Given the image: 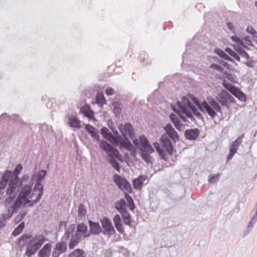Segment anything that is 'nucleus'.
Segmentation results:
<instances>
[{
  "instance_id": "obj_1",
  "label": "nucleus",
  "mask_w": 257,
  "mask_h": 257,
  "mask_svg": "<svg viewBox=\"0 0 257 257\" xmlns=\"http://www.w3.org/2000/svg\"><path fill=\"white\" fill-rule=\"evenodd\" d=\"M100 130V133L102 136L110 142L115 144L119 149H125L128 150L134 148L130 140L126 137L123 136L122 139L119 134L117 130Z\"/></svg>"
},
{
  "instance_id": "obj_2",
  "label": "nucleus",
  "mask_w": 257,
  "mask_h": 257,
  "mask_svg": "<svg viewBox=\"0 0 257 257\" xmlns=\"http://www.w3.org/2000/svg\"><path fill=\"white\" fill-rule=\"evenodd\" d=\"M193 105V104L191 102L189 96H184L182 97L181 101H179L177 102L178 111H177L175 109L174 110L184 121H186V117L189 118L191 120H193L194 117L192 112L189 111V109Z\"/></svg>"
},
{
  "instance_id": "obj_3",
  "label": "nucleus",
  "mask_w": 257,
  "mask_h": 257,
  "mask_svg": "<svg viewBox=\"0 0 257 257\" xmlns=\"http://www.w3.org/2000/svg\"><path fill=\"white\" fill-rule=\"evenodd\" d=\"M48 239L43 234H37L32 237L27 244L25 255L31 257L41 247L43 244Z\"/></svg>"
},
{
  "instance_id": "obj_4",
  "label": "nucleus",
  "mask_w": 257,
  "mask_h": 257,
  "mask_svg": "<svg viewBox=\"0 0 257 257\" xmlns=\"http://www.w3.org/2000/svg\"><path fill=\"white\" fill-rule=\"evenodd\" d=\"M141 142L142 146L139 148V154L142 159L148 164H153L154 160L151 154L154 152L155 150L150 144L148 139L144 136H141Z\"/></svg>"
},
{
  "instance_id": "obj_5",
  "label": "nucleus",
  "mask_w": 257,
  "mask_h": 257,
  "mask_svg": "<svg viewBox=\"0 0 257 257\" xmlns=\"http://www.w3.org/2000/svg\"><path fill=\"white\" fill-rule=\"evenodd\" d=\"M101 224V233L105 236H110L116 233L114 227L109 218L103 216L100 219Z\"/></svg>"
},
{
  "instance_id": "obj_6",
  "label": "nucleus",
  "mask_w": 257,
  "mask_h": 257,
  "mask_svg": "<svg viewBox=\"0 0 257 257\" xmlns=\"http://www.w3.org/2000/svg\"><path fill=\"white\" fill-rule=\"evenodd\" d=\"M113 181L121 191L125 190L130 194L133 193L131 185L125 177L115 174L113 176Z\"/></svg>"
},
{
  "instance_id": "obj_7",
  "label": "nucleus",
  "mask_w": 257,
  "mask_h": 257,
  "mask_svg": "<svg viewBox=\"0 0 257 257\" xmlns=\"http://www.w3.org/2000/svg\"><path fill=\"white\" fill-rule=\"evenodd\" d=\"M217 100L222 106L226 107L227 109H229L228 103H234L235 101L234 97L225 90L221 91Z\"/></svg>"
},
{
  "instance_id": "obj_8",
  "label": "nucleus",
  "mask_w": 257,
  "mask_h": 257,
  "mask_svg": "<svg viewBox=\"0 0 257 257\" xmlns=\"http://www.w3.org/2000/svg\"><path fill=\"white\" fill-rule=\"evenodd\" d=\"M244 135L238 137L235 141L232 142L229 148V153L227 156L226 162H228L232 159L235 154L237 152L239 146L242 143Z\"/></svg>"
},
{
  "instance_id": "obj_9",
  "label": "nucleus",
  "mask_w": 257,
  "mask_h": 257,
  "mask_svg": "<svg viewBox=\"0 0 257 257\" xmlns=\"http://www.w3.org/2000/svg\"><path fill=\"white\" fill-rule=\"evenodd\" d=\"M160 143L162 147L165 149V151L171 156L173 155L174 152V147L171 140L163 134L160 138Z\"/></svg>"
},
{
  "instance_id": "obj_10",
  "label": "nucleus",
  "mask_w": 257,
  "mask_h": 257,
  "mask_svg": "<svg viewBox=\"0 0 257 257\" xmlns=\"http://www.w3.org/2000/svg\"><path fill=\"white\" fill-rule=\"evenodd\" d=\"M88 233V226L84 222H81L77 224L75 235L81 238L82 237L85 238L90 237Z\"/></svg>"
},
{
  "instance_id": "obj_11",
  "label": "nucleus",
  "mask_w": 257,
  "mask_h": 257,
  "mask_svg": "<svg viewBox=\"0 0 257 257\" xmlns=\"http://www.w3.org/2000/svg\"><path fill=\"white\" fill-rule=\"evenodd\" d=\"M89 224V233L88 235H96L101 233V226L98 221H93L91 220H88Z\"/></svg>"
},
{
  "instance_id": "obj_12",
  "label": "nucleus",
  "mask_w": 257,
  "mask_h": 257,
  "mask_svg": "<svg viewBox=\"0 0 257 257\" xmlns=\"http://www.w3.org/2000/svg\"><path fill=\"white\" fill-rule=\"evenodd\" d=\"M32 237L31 233H24L16 242V245L20 249H22L26 244L28 243V240Z\"/></svg>"
},
{
  "instance_id": "obj_13",
  "label": "nucleus",
  "mask_w": 257,
  "mask_h": 257,
  "mask_svg": "<svg viewBox=\"0 0 257 257\" xmlns=\"http://www.w3.org/2000/svg\"><path fill=\"white\" fill-rule=\"evenodd\" d=\"M113 222L114 225V227L116 230L120 234H123L124 232V228L122 224L123 220L121 216L118 214H115L113 217Z\"/></svg>"
},
{
  "instance_id": "obj_14",
  "label": "nucleus",
  "mask_w": 257,
  "mask_h": 257,
  "mask_svg": "<svg viewBox=\"0 0 257 257\" xmlns=\"http://www.w3.org/2000/svg\"><path fill=\"white\" fill-rule=\"evenodd\" d=\"M52 250V244L50 243H47L39 249L38 253L39 257H50Z\"/></svg>"
},
{
  "instance_id": "obj_15",
  "label": "nucleus",
  "mask_w": 257,
  "mask_h": 257,
  "mask_svg": "<svg viewBox=\"0 0 257 257\" xmlns=\"http://www.w3.org/2000/svg\"><path fill=\"white\" fill-rule=\"evenodd\" d=\"M200 110L203 112H206L207 114L211 117H214L216 113L210 105L206 101L204 100L202 103V107H200Z\"/></svg>"
},
{
  "instance_id": "obj_16",
  "label": "nucleus",
  "mask_w": 257,
  "mask_h": 257,
  "mask_svg": "<svg viewBox=\"0 0 257 257\" xmlns=\"http://www.w3.org/2000/svg\"><path fill=\"white\" fill-rule=\"evenodd\" d=\"M147 177L145 175H140L137 178L133 180V185L135 189L140 190L143 186L144 181L147 179Z\"/></svg>"
},
{
  "instance_id": "obj_17",
  "label": "nucleus",
  "mask_w": 257,
  "mask_h": 257,
  "mask_svg": "<svg viewBox=\"0 0 257 257\" xmlns=\"http://www.w3.org/2000/svg\"><path fill=\"white\" fill-rule=\"evenodd\" d=\"M199 134V130H185L184 135L186 139L194 141L198 138Z\"/></svg>"
},
{
  "instance_id": "obj_18",
  "label": "nucleus",
  "mask_w": 257,
  "mask_h": 257,
  "mask_svg": "<svg viewBox=\"0 0 257 257\" xmlns=\"http://www.w3.org/2000/svg\"><path fill=\"white\" fill-rule=\"evenodd\" d=\"M114 208L120 213L127 211L126 202L124 198H121L114 203Z\"/></svg>"
},
{
  "instance_id": "obj_19",
  "label": "nucleus",
  "mask_w": 257,
  "mask_h": 257,
  "mask_svg": "<svg viewBox=\"0 0 257 257\" xmlns=\"http://www.w3.org/2000/svg\"><path fill=\"white\" fill-rule=\"evenodd\" d=\"M99 146L100 149L107 154V158H108L109 155L112 156L110 154V152L112 149L114 148V146H111L108 142L104 140H101L99 142Z\"/></svg>"
},
{
  "instance_id": "obj_20",
  "label": "nucleus",
  "mask_w": 257,
  "mask_h": 257,
  "mask_svg": "<svg viewBox=\"0 0 257 257\" xmlns=\"http://www.w3.org/2000/svg\"><path fill=\"white\" fill-rule=\"evenodd\" d=\"M62 238L61 241L57 242L55 245L53 249L60 253L62 254L65 252L67 249V243L66 240H63Z\"/></svg>"
},
{
  "instance_id": "obj_21",
  "label": "nucleus",
  "mask_w": 257,
  "mask_h": 257,
  "mask_svg": "<svg viewBox=\"0 0 257 257\" xmlns=\"http://www.w3.org/2000/svg\"><path fill=\"white\" fill-rule=\"evenodd\" d=\"M120 214L123 220V223L126 225L129 226L130 227H133V225H132L133 219L128 211H124V212Z\"/></svg>"
},
{
  "instance_id": "obj_22",
  "label": "nucleus",
  "mask_w": 257,
  "mask_h": 257,
  "mask_svg": "<svg viewBox=\"0 0 257 257\" xmlns=\"http://www.w3.org/2000/svg\"><path fill=\"white\" fill-rule=\"evenodd\" d=\"M166 131L165 135L174 143L179 140V136L175 130H164Z\"/></svg>"
},
{
  "instance_id": "obj_23",
  "label": "nucleus",
  "mask_w": 257,
  "mask_h": 257,
  "mask_svg": "<svg viewBox=\"0 0 257 257\" xmlns=\"http://www.w3.org/2000/svg\"><path fill=\"white\" fill-rule=\"evenodd\" d=\"M108 163L118 172H119L121 168L120 164L112 156H108L106 159Z\"/></svg>"
},
{
  "instance_id": "obj_24",
  "label": "nucleus",
  "mask_w": 257,
  "mask_h": 257,
  "mask_svg": "<svg viewBox=\"0 0 257 257\" xmlns=\"http://www.w3.org/2000/svg\"><path fill=\"white\" fill-rule=\"evenodd\" d=\"M68 123L71 127L79 128L81 127L80 121L76 116L74 115L69 117Z\"/></svg>"
},
{
  "instance_id": "obj_25",
  "label": "nucleus",
  "mask_w": 257,
  "mask_h": 257,
  "mask_svg": "<svg viewBox=\"0 0 257 257\" xmlns=\"http://www.w3.org/2000/svg\"><path fill=\"white\" fill-rule=\"evenodd\" d=\"M231 94L242 102H245L246 100V95L237 87L232 92Z\"/></svg>"
},
{
  "instance_id": "obj_26",
  "label": "nucleus",
  "mask_w": 257,
  "mask_h": 257,
  "mask_svg": "<svg viewBox=\"0 0 257 257\" xmlns=\"http://www.w3.org/2000/svg\"><path fill=\"white\" fill-rule=\"evenodd\" d=\"M18 189L19 191L20 189H19V186L15 182L10 181L8 184V187L7 188L6 194L7 195H11L15 194V192L16 189Z\"/></svg>"
},
{
  "instance_id": "obj_27",
  "label": "nucleus",
  "mask_w": 257,
  "mask_h": 257,
  "mask_svg": "<svg viewBox=\"0 0 257 257\" xmlns=\"http://www.w3.org/2000/svg\"><path fill=\"white\" fill-rule=\"evenodd\" d=\"M81 240V238L77 236V235L72 234L71 238L68 244L69 248L70 249H73L74 247L78 244V243Z\"/></svg>"
},
{
  "instance_id": "obj_28",
  "label": "nucleus",
  "mask_w": 257,
  "mask_h": 257,
  "mask_svg": "<svg viewBox=\"0 0 257 257\" xmlns=\"http://www.w3.org/2000/svg\"><path fill=\"white\" fill-rule=\"evenodd\" d=\"M19 191L20 193L25 195V196H30L32 194V186L29 185L28 184L24 185L23 184V187H21Z\"/></svg>"
},
{
  "instance_id": "obj_29",
  "label": "nucleus",
  "mask_w": 257,
  "mask_h": 257,
  "mask_svg": "<svg viewBox=\"0 0 257 257\" xmlns=\"http://www.w3.org/2000/svg\"><path fill=\"white\" fill-rule=\"evenodd\" d=\"M4 117H6L8 121L14 120L17 122H21L22 120L20 116L16 114H13L12 115H10L6 113H4L1 114V119H2Z\"/></svg>"
},
{
  "instance_id": "obj_30",
  "label": "nucleus",
  "mask_w": 257,
  "mask_h": 257,
  "mask_svg": "<svg viewBox=\"0 0 257 257\" xmlns=\"http://www.w3.org/2000/svg\"><path fill=\"white\" fill-rule=\"evenodd\" d=\"M13 177V172L12 171L9 170H6L3 174L1 179V180L8 183L10 182L12 178Z\"/></svg>"
},
{
  "instance_id": "obj_31",
  "label": "nucleus",
  "mask_w": 257,
  "mask_h": 257,
  "mask_svg": "<svg viewBox=\"0 0 257 257\" xmlns=\"http://www.w3.org/2000/svg\"><path fill=\"white\" fill-rule=\"evenodd\" d=\"M25 227V223L24 221L21 222L13 231L12 235L14 236H18L23 231Z\"/></svg>"
},
{
  "instance_id": "obj_32",
  "label": "nucleus",
  "mask_w": 257,
  "mask_h": 257,
  "mask_svg": "<svg viewBox=\"0 0 257 257\" xmlns=\"http://www.w3.org/2000/svg\"><path fill=\"white\" fill-rule=\"evenodd\" d=\"M95 101L99 106H102L106 103V100L102 92H99L97 93L95 98Z\"/></svg>"
},
{
  "instance_id": "obj_33",
  "label": "nucleus",
  "mask_w": 257,
  "mask_h": 257,
  "mask_svg": "<svg viewBox=\"0 0 257 257\" xmlns=\"http://www.w3.org/2000/svg\"><path fill=\"white\" fill-rule=\"evenodd\" d=\"M75 229V225L74 224H71L68 229H65V232L64 233V236L62 237L64 238L65 240H67L69 239L71 234L74 233Z\"/></svg>"
},
{
  "instance_id": "obj_34",
  "label": "nucleus",
  "mask_w": 257,
  "mask_h": 257,
  "mask_svg": "<svg viewBox=\"0 0 257 257\" xmlns=\"http://www.w3.org/2000/svg\"><path fill=\"white\" fill-rule=\"evenodd\" d=\"M69 257H85V252L82 249L77 248L69 254Z\"/></svg>"
},
{
  "instance_id": "obj_35",
  "label": "nucleus",
  "mask_w": 257,
  "mask_h": 257,
  "mask_svg": "<svg viewBox=\"0 0 257 257\" xmlns=\"http://www.w3.org/2000/svg\"><path fill=\"white\" fill-rule=\"evenodd\" d=\"M47 174V171L46 170H40L38 173H37L36 181L42 182L45 179L46 175Z\"/></svg>"
},
{
  "instance_id": "obj_36",
  "label": "nucleus",
  "mask_w": 257,
  "mask_h": 257,
  "mask_svg": "<svg viewBox=\"0 0 257 257\" xmlns=\"http://www.w3.org/2000/svg\"><path fill=\"white\" fill-rule=\"evenodd\" d=\"M169 117L171 120L172 123L174 124L176 128H180V120L179 118L176 115V114L174 113H171Z\"/></svg>"
},
{
  "instance_id": "obj_37",
  "label": "nucleus",
  "mask_w": 257,
  "mask_h": 257,
  "mask_svg": "<svg viewBox=\"0 0 257 257\" xmlns=\"http://www.w3.org/2000/svg\"><path fill=\"white\" fill-rule=\"evenodd\" d=\"M209 104L213 108V109L218 112H221V107L219 103L214 99H211L208 101Z\"/></svg>"
},
{
  "instance_id": "obj_38",
  "label": "nucleus",
  "mask_w": 257,
  "mask_h": 257,
  "mask_svg": "<svg viewBox=\"0 0 257 257\" xmlns=\"http://www.w3.org/2000/svg\"><path fill=\"white\" fill-rule=\"evenodd\" d=\"M23 205L24 204H21L17 201L15 200L13 203L11 205L10 208L12 214L17 213L22 206L23 207Z\"/></svg>"
},
{
  "instance_id": "obj_39",
  "label": "nucleus",
  "mask_w": 257,
  "mask_h": 257,
  "mask_svg": "<svg viewBox=\"0 0 257 257\" xmlns=\"http://www.w3.org/2000/svg\"><path fill=\"white\" fill-rule=\"evenodd\" d=\"M86 213V207L83 203H80L78 208V216L82 218L85 216Z\"/></svg>"
},
{
  "instance_id": "obj_40",
  "label": "nucleus",
  "mask_w": 257,
  "mask_h": 257,
  "mask_svg": "<svg viewBox=\"0 0 257 257\" xmlns=\"http://www.w3.org/2000/svg\"><path fill=\"white\" fill-rule=\"evenodd\" d=\"M27 214V212L26 211H21L19 214L14 218V222L15 224H17L21 223L22 220L25 218Z\"/></svg>"
},
{
  "instance_id": "obj_41",
  "label": "nucleus",
  "mask_w": 257,
  "mask_h": 257,
  "mask_svg": "<svg viewBox=\"0 0 257 257\" xmlns=\"http://www.w3.org/2000/svg\"><path fill=\"white\" fill-rule=\"evenodd\" d=\"M34 195V193H32L30 196H25V195L19 192V194L15 200L17 201L21 204H24L23 202L25 201H27L28 198H32Z\"/></svg>"
},
{
  "instance_id": "obj_42",
  "label": "nucleus",
  "mask_w": 257,
  "mask_h": 257,
  "mask_svg": "<svg viewBox=\"0 0 257 257\" xmlns=\"http://www.w3.org/2000/svg\"><path fill=\"white\" fill-rule=\"evenodd\" d=\"M110 154L112 155V156H114L115 158H116L119 162H123V160L122 159V157L120 154L118 150L114 147L113 149L111 150L110 152Z\"/></svg>"
},
{
  "instance_id": "obj_43",
  "label": "nucleus",
  "mask_w": 257,
  "mask_h": 257,
  "mask_svg": "<svg viewBox=\"0 0 257 257\" xmlns=\"http://www.w3.org/2000/svg\"><path fill=\"white\" fill-rule=\"evenodd\" d=\"M225 51L231 57H233L237 61H240V58L238 54L229 47L225 49Z\"/></svg>"
},
{
  "instance_id": "obj_44",
  "label": "nucleus",
  "mask_w": 257,
  "mask_h": 257,
  "mask_svg": "<svg viewBox=\"0 0 257 257\" xmlns=\"http://www.w3.org/2000/svg\"><path fill=\"white\" fill-rule=\"evenodd\" d=\"M90 136L96 141L100 139L99 135V130H85Z\"/></svg>"
},
{
  "instance_id": "obj_45",
  "label": "nucleus",
  "mask_w": 257,
  "mask_h": 257,
  "mask_svg": "<svg viewBox=\"0 0 257 257\" xmlns=\"http://www.w3.org/2000/svg\"><path fill=\"white\" fill-rule=\"evenodd\" d=\"M231 39L233 42L242 46L244 48L246 49V50H249V48L244 44L242 40H241L238 36L236 35H233L231 37Z\"/></svg>"
},
{
  "instance_id": "obj_46",
  "label": "nucleus",
  "mask_w": 257,
  "mask_h": 257,
  "mask_svg": "<svg viewBox=\"0 0 257 257\" xmlns=\"http://www.w3.org/2000/svg\"><path fill=\"white\" fill-rule=\"evenodd\" d=\"M32 191L34 192H44V185L42 183L36 181L33 188H32Z\"/></svg>"
},
{
  "instance_id": "obj_47",
  "label": "nucleus",
  "mask_w": 257,
  "mask_h": 257,
  "mask_svg": "<svg viewBox=\"0 0 257 257\" xmlns=\"http://www.w3.org/2000/svg\"><path fill=\"white\" fill-rule=\"evenodd\" d=\"M83 113L85 116L88 117L90 121H95V118L94 116V112L89 108L83 111Z\"/></svg>"
},
{
  "instance_id": "obj_48",
  "label": "nucleus",
  "mask_w": 257,
  "mask_h": 257,
  "mask_svg": "<svg viewBox=\"0 0 257 257\" xmlns=\"http://www.w3.org/2000/svg\"><path fill=\"white\" fill-rule=\"evenodd\" d=\"M113 107V112L116 116H119L121 112V109L120 107L119 103L118 102H114L112 104Z\"/></svg>"
},
{
  "instance_id": "obj_49",
  "label": "nucleus",
  "mask_w": 257,
  "mask_h": 257,
  "mask_svg": "<svg viewBox=\"0 0 257 257\" xmlns=\"http://www.w3.org/2000/svg\"><path fill=\"white\" fill-rule=\"evenodd\" d=\"M119 131L121 133L123 136H124V133H125L126 135L129 136L131 139L133 140L135 136L134 130H119Z\"/></svg>"
},
{
  "instance_id": "obj_50",
  "label": "nucleus",
  "mask_w": 257,
  "mask_h": 257,
  "mask_svg": "<svg viewBox=\"0 0 257 257\" xmlns=\"http://www.w3.org/2000/svg\"><path fill=\"white\" fill-rule=\"evenodd\" d=\"M19 175H14L13 177L11 179V181L15 182L19 186V189H20L21 187H23V184L21 182V179L19 177Z\"/></svg>"
},
{
  "instance_id": "obj_51",
  "label": "nucleus",
  "mask_w": 257,
  "mask_h": 257,
  "mask_svg": "<svg viewBox=\"0 0 257 257\" xmlns=\"http://www.w3.org/2000/svg\"><path fill=\"white\" fill-rule=\"evenodd\" d=\"M17 193H15L14 195H8L9 196L4 201L5 205H9L12 202L15 201V199L16 197Z\"/></svg>"
},
{
  "instance_id": "obj_52",
  "label": "nucleus",
  "mask_w": 257,
  "mask_h": 257,
  "mask_svg": "<svg viewBox=\"0 0 257 257\" xmlns=\"http://www.w3.org/2000/svg\"><path fill=\"white\" fill-rule=\"evenodd\" d=\"M189 97L190 98V100L196 105L198 106L199 109H200V107H202V103L199 102L198 98L196 97L193 94H189Z\"/></svg>"
},
{
  "instance_id": "obj_53",
  "label": "nucleus",
  "mask_w": 257,
  "mask_h": 257,
  "mask_svg": "<svg viewBox=\"0 0 257 257\" xmlns=\"http://www.w3.org/2000/svg\"><path fill=\"white\" fill-rule=\"evenodd\" d=\"M219 174L211 175L209 176L208 182L209 183H215L219 179Z\"/></svg>"
},
{
  "instance_id": "obj_54",
  "label": "nucleus",
  "mask_w": 257,
  "mask_h": 257,
  "mask_svg": "<svg viewBox=\"0 0 257 257\" xmlns=\"http://www.w3.org/2000/svg\"><path fill=\"white\" fill-rule=\"evenodd\" d=\"M31 198H28L26 203H24L23 208L32 207L37 203L35 200H30Z\"/></svg>"
},
{
  "instance_id": "obj_55",
  "label": "nucleus",
  "mask_w": 257,
  "mask_h": 257,
  "mask_svg": "<svg viewBox=\"0 0 257 257\" xmlns=\"http://www.w3.org/2000/svg\"><path fill=\"white\" fill-rule=\"evenodd\" d=\"M209 68L210 69H214L222 73H224L225 71L224 69L221 67V66L217 64H212L210 65Z\"/></svg>"
},
{
  "instance_id": "obj_56",
  "label": "nucleus",
  "mask_w": 257,
  "mask_h": 257,
  "mask_svg": "<svg viewBox=\"0 0 257 257\" xmlns=\"http://www.w3.org/2000/svg\"><path fill=\"white\" fill-rule=\"evenodd\" d=\"M22 170L23 165L20 163L17 164L16 166L14 171H12L13 175H20Z\"/></svg>"
},
{
  "instance_id": "obj_57",
  "label": "nucleus",
  "mask_w": 257,
  "mask_h": 257,
  "mask_svg": "<svg viewBox=\"0 0 257 257\" xmlns=\"http://www.w3.org/2000/svg\"><path fill=\"white\" fill-rule=\"evenodd\" d=\"M223 86L228 90L231 93L236 88L235 86H233L229 82H225L223 83Z\"/></svg>"
},
{
  "instance_id": "obj_58",
  "label": "nucleus",
  "mask_w": 257,
  "mask_h": 257,
  "mask_svg": "<svg viewBox=\"0 0 257 257\" xmlns=\"http://www.w3.org/2000/svg\"><path fill=\"white\" fill-rule=\"evenodd\" d=\"M246 31L250 34L253 37L257 38V32L251 26H248L246 28Z\"/></svg>"
},
{
  "instance_id": "obj_59",
  "label": "nucleus",
  "mask_w": 257,
  "mask_h": 257,
  "mask_svg": "<svg viewBox=\"0 0 257 257\" xmlns=\"http://www.w3.org/2000/svg\"><path fill=\"white\" fill-rule=\"evenodd\" d=\"M244 63L249 68H253L255 64V62L253 61L250 57L248 59H246V61Z\"/></svg>"
},
{
  "instance_id": "obj_60",
  "label": "nucleus",
  "mask_w": 257,
  "mask_h": 257,
  "mask_svg": "<svg viewBox=\"0 0 257 257\" xmlns=\"http://www.w3.org/2000/svg\"><path fill=\"white\" fill-rule=\"evenodd\" d=\"M166 152L165 151V150H164L163 149L160 151L158 152L161 159L167 161L168 159L167 155L166 154Z\"/></svg>"
},
{
  "instance_id": "obj_61",
  "label": "nucleus",
  "mask_w": 257,
  "mask_h": 257,
  "mask_svg": "<svg viewBox=\"0 0 257 257\" xmlns=\"http://www.w3.org/2000/svg\"><path fill=\"white\" fill-rule=\"evenodd\" d=\"M8 213H7V214L3 213L2 215V219H3L5 221L7 219H9L11 218L14 214H12L10 208H9L8 209Z\"/></svg>"
},
{
  "instance_id": "obj_62",
  "label": "nucleus",
  "mask_w": 257,
  "mask_h": 257,
  "mask_svg": "<svg viewBox=\"0 0 257 257\" xmlns=\"http://www.w3.org/2000/svg\"><path fill=\"white\" fill-rule=\"evenodd\" d=\"M190 110H191L192 112L196 116L198 117H200L201 116V114L198 110V109L194 105L190 107V108L189 109V111H190Z\"/></svg>"
},
{
  "instance_id": "obj_63",
  "label": "nucleus",
  "mask_w": 257,
  "mask_h": 257,
  "mask_svg": "<svg viewBox=\"0 0 257 257\" xmlns=\"http://www.w3.org/2000/svg\"><path fill=\"white\" fill-rule=\"evenodd\" d=\"M124 199H125V201L126 204L131 203L132 202H134L133 198L129 195L128 193L124 192Z\"/></svg>"
},
{
  "instance_id": "obj_64",
  "label": "nucleus",
  "mask_w": 257,
  "mask_h": 257,
  "mask_svg": "<svg viewBox=\"0 0 257 257\" xmlns=\"http://www.w3.org/2000/svg\"><path fill=\"white\" fill-rule=\"evenodd\" d=\"M214 52L222 58L226 54L222 50L217 48L214 50Z\"/></svg>"
}]
</instances>
